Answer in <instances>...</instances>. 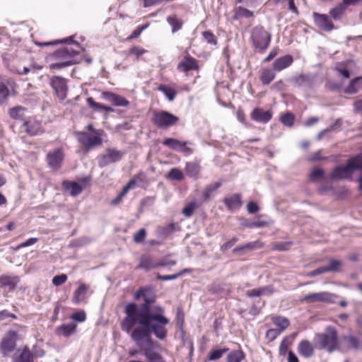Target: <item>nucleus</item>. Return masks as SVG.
<instances>
[{"label":"nucleus","mask_w":362,"mask_h":362,"mask_svg":"<svg viewBox=\"0 0 362 362\" xmlns=\"http://www.w3.org/2000/svg\"><path fill=\"white\" fill-rule=\"evenodd\" d=\"M64 160V153L61 148H57L50 151L47 155V160L49 168L52 170H59Z\"/></svg>","instance_id":"obj_13"},{"label":"nucleus","mask_w":362,"mask_h":362,"mask_svg":"<svg viewBox=\"0 0 362 362\" xmlns=\"http://www.w3.org/2000/svg\"><path fill=\"white\" fill-rule=\"evenodd\" d=\"M26 109L21 106H17L12 108H10L8 110V114L10 117L13 119H21L24 122V115Z\"/></svg>","instance_id":"obj_30"},{"label":"nucleus","mask_w":362,"mask_h":362,"mask_svg":"<svg viewBox=\"0 0 362 362\" xmlns=\"http://www.w3.org/2000/svg\"><path fill=\"white\" fill-rule=\"evenodd\" d=\"M247 212L250 214H254L259 211V208L256 202H250L247 206Z\"/></svg>","instance_id":"obj_60"},{"label":"nucleus","mask_w":362,"mask_h":362,"mask_svg":"<svg viewBox=\"0 0 362 362\" xmlns=\"http://www.w3.org/2000/svg\"><path fill=\"white\" fill-rule=\"evenodd\" d=\"M147 28V25L137 27L132 33L127 37L128 40H131L138 37L142 31Z\"/></svg>","instance_id":"obj_56"},{"label":"nucleus","mask_w":362,"mask_h":362,"mask_svg":"<svg viewBox=\"0 0 362 362\" xmlns=\"http://www.w3.org/2000/svg\"><path fill=\"white\" fill-rule=\"evenodd\" d=\"M138 268L150 270L156 268V262H154L150 255H145L141 257Z\"/></svg>","instance_id":"obj_27"},{"label":"nucleus","mask_w":362,"mask_h":362,"mask_svg":"<svg viewBox=\"0 0 362 362\" xmlns=\"http://www.w3.org/2000/svg\"><path fill=\"white\" fill-rule=\"evenodd\" d=\"M251 119L260 123H267L272 117V112L270 110H264L261 108H255L251 113Z\"/></svg>","instance_id":"obj_19"},{"label":"nucleus","mask_w":362,"mask_h":362,"mask_svg":"<svg viewBox=\"0 0 362 362\" xmlns=\"http://www.w3.org/2000/svg\"><path fill=\"white\" fill-rule=\"evenodd\" d=\"M238 240V238H233L230 240L226 242L221 247V250L223 252L226 251L233 246V245Z\"/></svg>","instance_id":"obj_62"},{"label":"nucleus","mask_w":362,"mask_h":362,"mask_svg":"<svg viewBox=\"0 0 362 362\" xmlns=\"http://www.w3.org/2000/svg\"><path fill=\"white\" fill-rule=\"evenodd\" d=\"M146 232L144 228L140 229L134 235V240L136 243H142L146 238Z\"/></svg>","instance_id":"obj_54"},{"label":"nucleus","mask_w":362,"mask_h":362,"mask_svg":"<svg viewBox=\"0 0 362 362\" xmlns=\"http://www.w3.org/2000/svg\"><path fill=\"white\" fill-rule=\"evenodd\" d=\"M177 69L180 71L187 72L191 70H198L199 65L195 59L187 55L178 64Z\"/></svg>","instance_id":"obj_18"},{"label":"nucleus","mask_w":362,"mask_h":362,"mask_svg":"<svg viewBox=\"0 0 362 362\" xmlns=\"http://www.w3.org/2000/svg\"><path fill=\"white\" fill-rule=\"evenodd\" d=\"M144 303L139 306L135 303H129L125 305L124 313L125 317L121 322V325L131 322H135V320L141 317L144 314H150L153 313V308L151 309V305L156 302V296L151 288H145L144 295Z\"/></svg>","instance_id":"obj_2"},{"label":"nucleus","mask_w":362,"mask_h":362,"mask_svg":"<svg viewBox=\"0 0 362 362\" xmlns=\"http://www.w3.org/2000/svg\"><path fill=\"white\" fill-rule=\"evenodd\" d=\"M167 178L171 180L180 181L184 179V174L181 170L174 168L170 170Z\"/></svg>","instance_id":"obj_42"},{"label":"nucleus","mask_w":362,"mask_h":362,"mask_svg":"<svg viewBox=\"0 0 362 362\" xmlns=\"http://www.w3.org/2000/svg\"><path fill=\"white\" fill-rule=\"evenodd\" d=\"M197 208V205L195 202H190L187 204L182 209V214L186 217H190L192 216L195 209Z\"/></svg>","instance_id":"obj_49"},{"label":"nucleus","mask_w":362,"mask_h":362,"mask_svg":"<svg viewBox=\"0 0 362 362\" xmlns=\"http://www.w3.org/2000/svg\"><path fill=\"white\" fill-rule=\"evenodd\" d=\"M167 21L172 27V32L174 33L182 28V22L175 16H170L167 18Z\"/></svg>","instance_id":"obj_40"},{"label":"nucleus","mask_w":362,"mask_h":362,"mask_svg":"<svg viewBox=\"0 0 362 362\" xmlns=\"http://www.w3.org/2000/svg\"><path fill=\"white\" fill-rule=\"evenodd\" d=\"M72 319L77 322H83L86 320V314L84 312H77L72 315Z\"/></svg>","instance_id":"obj_64"},{"label":"nucleus","mask_w":362,"mask_h":362,"mask_svg":"<svg viewBox=\"0 0 362 362\" xmlns=\"http://www.w3.org/2000/svg\"><path fill=\"white\" fill-rule=\"evenodd\" d=\"M291 245V242L279 243L275 245V249L279 251H286L289 249Z\"/></svg>","instance_id":"obj_61"},{"label":"nucleus","mask_w":362,"mask_h":362,"mask_svg":"<svg viewBox=\"0 0 362 362\" xmlns=\"http://www.w3.org/2000/svg\"><path fill=\"white\" fill-rule=\"evenodd\" d=\"M13 362H33V354L28 347L23 350L18 349L13 355Z\"/></svg>","instance_id":"obj_21"},{"label":"nucleus","mask_w":362,"mask_h":362,"mask_svg":"<svg viewBox=\"0 0 362 362\" xmlns=\"http://www.w3.org/2000/svg\"><path fill=\"white\" fill-rule=\"evenodd\" d=\"M234 16L233 18L238 20L242 18H249L253 16V11H251L242 6H238L234 10Z\"/></svg>","instance_id":"obj_31"},{"label":"nucleus","mask_w":362,"mask_h":362,"mask_svg":"<svg viewBox=\"0 0 362 362\" xmlns=\"http://www.w3.org/2000/svg\"><path fill=\"white\" fill-rule=\"evenodd\" d=\"M67 280V276L64 274L54 276L52 279V284L56 286H59L64 284Z\"/></svg>","instance_id":"obj_52"},{"label":"nucleus","mask_w":362,"mask_h":362,"mask_svg":"<svg viewBox=\"0 0 362 362\" xmlns=\"http://www.w3.org/2000/svg\"><path fill=\"white\" fill-rule=\"evenodd\" d=\"M169 323L170 320L164 315V308L158 305L153 307V313L144 314L134 322L121 325V328L130 334L137 346L143 347L145 344L151 342V332L159 339H165L168 334L166 326Z\"/></svg>","instance_id":"obj_1"},{"label":"nucleus","mask_w":362,"mask_h":362,"mask_svg":"<svg viewBox=\"0 0 362 362\" xmlns=\"http://www.w3.org/2000/svg\"><path fill=\"white\" fill-rule=\"evenodd\" d=\"M324 170L322 168H315L310 175V180L311 181H314L320 178H322L324 176Z\"/></svg>","instance_id":"obj_51"},{"label":"nucleus","mask_w":362,"mask_h":362,"mask_svg":"<svg viewBox=\"0 0 362 362\" xmlns=\"http://www.w3.org/2000/svg\"><path fill=\"white\" fill-rule=\"evenodd\" d=\"M298 353L305 358H309L313 354V347L307 340H303L298 344Z\"/></svg>","instance_id":"obj_23"},{"label":"nucleus","mask_w":362,"mask_h":362,"mask_svg":"<svg viewBox=\"0 0 362 362\" xmlns=\"http://www.w3.org/2000/svg\"><path fill=\"white\" fill-rule=\"evenodd\" d=\"M76 62L74 59L67 60L63 62L54 63L51 65L52 68L62 69L74 64Z\"/></svg>","instance_id":"obj_58"},{"label":"nucleus","mask_w":362,"mask_h":362,"mask_svg":"<svg viewBox=\"0 0 362 362\" xmlns=\"http://www.w3.org/2000/svg\"><path fill=\"white\" fill-rule=\"evenodd\" d=\"M293 62V58L291 54H286L274 60L272 66L275 71H281L288 66Z\"/></svg>","instance_id":"obj_20"},{"label":"nucleus","mask_w":362,"mask_h":362,"mask_svg":"<svg viewBox=\"0 0 362 362\" xmlns=\"http://www.w3.org/2000/svg\"><path fill=\"white\" fill-rule=\"evenodd\" d=\"M273 323L278 327L276 329L280 333L284 331L290 325L288 319L282 316L272 317Z\"/></svg>","instance_id":"obj_25"},{"label":"nucleus","mask_w":362,"mask_h":362,"mask_svg":"<svg viewBox=\"0 0 362 362\" xmlns=\"http://www.w3.org/2000/svg\"><path fill=\"white\" fill-rule=\"evenodd\" d=\"M313 15L315 23L319 28L327 32L334 29V24L327 15L320 14L316 12H314Z\"/></svg>","instance_id":"obj_16"},{"label":"nucleus","mask_w":362,"mask_h":362,"mask_svg":"<svg viewBox=\"0 0 362 362\" xmlns=\"http://www.w3.org/2000/svg\"><path fill=\"white\" fill-rule=\"evenodd\" d=\"M23 127L25 132L30 136H36L43 132L41 122L33 118H27L24 119Z\"/></svg>","instance_id":"obj_14"},{"label":"nucleus","mask_w":362,"mask_h":362,"mask_svg":"<svg viewBox=\"0 0 362 362\" xmlns=\"http://www.w3.org/2000/svg\"><path fill=\"white\" fill-rule=\"evenodd\" d=\"M151 121L158 127L165 129L175 124L179 121V117L167 111H156Z\"/></svg>","instance_id":"obj_7"},{"label":"nucleus","mask_w":362,"mask_h":362,"mask_svg":"<svg viewBox=\"0 0 362 362\" xmlns=\"http://www.w3.org/2000/svg\"><path fill=\"white\" fill-rule=\"evenodd\" d=\"M16 334L14 332H9L2 339L1 341V349L4 354L11 352L14 350L16 343Z\"/></svg>","instance_id":"obj_17"},{"label":"nucleus","mask_w":362,"mask_h":362,"mask_svg":"<svg viewBox=\"0 0 362 362\" xmlns=\"http://www.w3.org/2000/svg\"><path fill=\"white\" fill-rule=\"evenodd\" d=\"M78 54V51H76L70 47H64L56 52L57 57H74Z\"/></svg>","instance_id":"obj_44"},{"label":"nucleus","mask_w":362,"mask_h":362,"mask_svg":"<svg viewBox=\"0 0 362 362\" xmlns=\"http://www.w3.org/2000/svg\"><path fill=\"white\" fill-rule=\"evenodd\" d=\"M101 98L112 105L117 107H127L129 102L124 97L109 91H104L101 93Z\"/></svg>","instance_id":"obj_15"},{"label":"nucleus","mask_w":362,"mask_h":362,"mask_svg":"<svg viewBox=\"0 0 362 362\" xmlns=\"http://www.w3.org/2000/svg\"><path fill=\"white\" fill-rule=\"evenodd\" d=\"M49 83L58 98L60 100H64L68 90L66 80L62 76H54L50 78Z\"/></svg>","instance_id":"obj_10"},{"label":"nucleus","mask_w":362,"mask_h":362,"mask_svg":"<svg viewBox=\"0 0 362 362\" xmlns=\"http://www.w3.org/2000/svg\"><path fill=\"white\" fill-rule=\"evenodd\" d=\"M341 266V262L337 259H332L329 262V264L327 267H325L326 272H337L339 267Z\"/></svg>","instance_id":"obj_50"},{"label":"nucleus","mask_w":362,"mask_h":362,"mask_svg":"<svg viewBox=\"0 0 362 362\" xmlns=\"http://www.w3.org/2000/svg\"><path fill=\"white\" fill-rule=\"evenodd\" d=\"M136 185V181L135 180H130L126 186H124L122 190V192L119 193L121 196L123 197L128 193V192L134 187Z\"/></svg>","instance_id":"obj_59"},{"label":"nucleus","mask_w":362,"mask_h":362,"mask_svg":"<svg viewBox=\"0 0 362 362\" xmlns=\"http://www.w3.org/2000/svg\"><path fill=\"white\" fill-rule=\"evenodd\" d=\"M342 341L344 343V344L349 349H357L359 347V341L358 338L351 336H344L342 337Z\"/></svg>","instance_id":"obj_36"},{"label":"nucleus","mask_w":362,"mask_h":362,"mask_svg":"<svg viewBox=\"0 0 362 362\" xmlns=\"http://www.w3.org/2000/svg\"><path fill=\"white\" fill-rule=\"evenodd\" d=\"M222 185V182L218 181L214 184H210L207 185L204 192H203V196L205 199H208L210 198L211 194L214 192L217 189H218Z\"/></svg>","instance_id":"obj_41"},{"label":"nucleus","mask_w":362,"mask_h":362,"mask_svg":"<svg viewBox=\"0 0 362 362\" xmlns=\"http://www.w3.org/2000/svg\"><path fill=\"white\" fill-rule=\"evenodd\" d=\"M146 52L147 50L137 46H134L129 49V54L135 55L137 59Z\"/></svg>","instance_id":"obj_55"},{"label":"nucleus","mask_w":362,"mask_h":362,"mask_svg":"<svg viewBox=\"0 0 362 362\" xmlns=\"http://www.w3.org/2000/svg\"><path fill=\"white\" fill-rule=\"evenodd\" d=\"M228 348L212 350L209 355V359L210 361L218 360L221 358L225 353L228 351Z\"/></svg>","instance_id":"obj_47"},{"label":"nucleus","mask_w":362,"mask_h":362,"mask_svg":"<svg viewBox=\"0 0 362 362\" xmlns=\"http://www.w3.org/2000/svg\"><path fill=\"white\" fill-rule=\"evenodd\" d=\"M158 90L162 92L170 101H173L177 95V92L173 88L166 85L159 86Z\"/></svg>","instance_id":"obj_37"},{"label":"nucleus","mask_w":362,"mask_h":362,"mask_svg":"<svg viewBox=\"0 0 362 362\" xmlns=\"http://www.w3.org/2000/svg\"><path fill=\"white\" fill-rule=\"evenodd\" d=\"M88 287L85 284H81L74 293L73 301L75 303H78L84 299Z\"/></svg>","instance_id":"obj_32"},{"label":"nucleus","mask_w":362,"mask_h":362,"mask_svg":"<svg viewBox=\"0 0 362 362\" xmlns=\"http://www.w3.org/2000/svg\"><path fill=\"white\" fill-rule=\"evenodd\" d=\"M294 115L291 112H286L281 115L280 118L281 122L286 127H291L293 125L294 122Z\"/></svg>","instance_id":"obj_45"},{"label":"nucleus","mask_w":362,"mask_h":362,"mask_svg":"<svg viewBox=\"0 0 362 362\" xmlns=\"http://www.w3.org/2000/svg\"><path fill=\"white\" fill-rule=\"evenodd\" d=\"M201 167L198 163L189 162L187 163L185 172L187 176L190 177H197L199 174Z\"/></svg>","instance_id":"obj_29"},{"label":"nucleus","mask_w":362,"mask_h":362,"mask_svg":"<svg viewBox=\"0 0 362 362\" xmlns=\"http://www.w3.org/2000/svg\"><path fill=\"white\" fill-rule=\"evenodd\" d=\"M144 354L149 362L165 361L158 353L154 351L151 349H144Z\"/></svg>","instance_id":"obj_35"},{"label":"nucleus","mask_w":362,"mask_h":362,"mask_svg":"<svg viewBox=\"0 0 362 362\" xmlns=\"http://www.w3.org/2000/svg\"><path fill=\"white\" fill-rule=\"evenodd\" d=\"M63 187L66 190H69L73 197L78 195L82 192L81 186L76 182L64 181Z\"/></svg>","instance_id":"obj_24"},{"label":"nucleus","mask_w":362,"mask_h":362,"mask_svg":"<svg viewBox=\"0 0 362 362\" xmlns=\"http://www.w3.org/2000/svg\"><path fill=\"white\" fill-rule=\"evenodd\" d=\"M103 130L94 131V134L88 132H78L76 134L77 140L83 146L86 152L89 151L94 147L99 146L103 143L102 135Z\"/></svg>","instance_id":"obj_6"},{"label":"nucleus","mask_w":362,"mask_h":362,"mask_svg":"<svg viewBox=\"0 0 362 362\" xmlns=\"http://www.w3.org/2000/svg\"><path fill=\"white\" fill-rule=\"evenodd\" d=\"M163 144L173 151L185 155H190L193 153V149L189 146L193 144L189 141H182L173 138H168L163 141Z\"/></svg>","instance_id":"obj_8"},{"label":"nucleus","mask_w":362,"mask_h":362,"mask_svg":"<svg viewBox=\"0 0 362 362\" xmlns=\"http://www.w3.org/2000/svg\"><path fill=\"white\" fill-rule=\"evenodd\" d=\"M276 74L274 69H264L262 70L260 79L263 84H269L275 78Z\"/></svg>","instance_id":"obj_34"},{"label":"nucleus","mask_w":362,"mask_h":362,"mask_svg":"<svg viewBox=\"0 0 362 362\" xmlns=\"http://www.w3.org/2000/svg\"><path fill=\"white\" fill-rule=\"evenodd\" d=\"M334 296V294L327 291L313 293L305 295L302 298V301L308 303H315L317 302L329 303L332 301Z\"/></svg>","instance_id":"obj_12"},{"label":"nucleus","mask_w":362,"mask_h":362,"mask_svg":"<svg viewBox=\"0 0 362 362\" xmlns=\"http://www.w3.org/2000/svg\"><path fill=\"white\" fill-rule=\"evenodd\" d=\"M87 103L88 105L98 111L105 110L107 112H112L113 110L110 107L105 106L101 103L95 102L93 98H88L87 99Z\"/></svg>","instance_id":"obj_38"},{"label":"nucleus","mask_w":362,"mask_h":362,"mask_svg":"<svg viewBox=\"0 0 362 362\" xmlns=\"http://www.w3.org/2000/svg\"><path fill=\"white\" fill-rule=\"evenodd\" d=\"M362 163V154L357 155L348 160L345 166L335 168L331 175L333 180L350 179L355 170H361Z\"/></svg>","instance_id":"obj_3"},{"label":"nucleus","mask_w":362,"mask_h":362,"mask_svg":"<svg viewBox=\"0 0 362 362\" xmlns=\"http://www.w3.org/2000/svg\"><path fill=\"white\" fill-rule=\"evenodd\" d=\"M272 40L271 34L267 32L263 26L257 25L251 32V40L253 47L259 53H264L269 47Z\"/></svg>","instance_id":"obj_4"},{"label":"nucleus","mask_w":362,"mask_h":362,"mask_svg":"<svg viewBox=\"0 0 362 362\" xmlns=\"http://www.w3.org/2000/svg\"><path fill=\"white\" fill-rule=\"evenodd\" d=\"M124 153L115 148H107L105 153L98 157V165L104 168L110 164L119 161Z\"/></svg>","instance_id":"obj_9"},{"label":"nucleus","mask_w":362,"mask_h":362,"mask_svg":"<svg viewBox=\"0 0 362 362\" xmlns=\"http://www.w3.org/2000/svg\"><path fill=\"white\" fill-rule=\"evenodd\" d=\"M279 50V49L277 47L273 48L268 56L264 59L263 62L267 63L273 59L278 54Z\"/></svg>","instance_id":"obj_63"},{"label":"nucleus","mask_w":362,"mask_h":362,"mask_svg":"<svg viewBox=\"0 0 362 362\" xmlns=\"http://www.w3.org/2000/svg\"><path fill=\"white\" fill-rule=\"evenodd\" d=\"M259 247H260V245H259V242H257V241L250 242V243H247L242 246L235 247L233 250V252H236L240 250H252L254 249L259 248Z\"/></svg>","instance_id":"obj_46"},{"label":"nucleus","mask_w":362,"mask_h":362,"mask_svg":"<svg viewBox=\"0 0 362 362\" xmlns=\"http://www.w3.org/2000/svg\"><path fill=\"white\" fill-rule=\"evenodd\" d=\"M345 6L342 4H339L334 8L330 10L329 14L331 17L334 20H339L346 11Z\"/></svg>","instance_id":"obj_39"},{"label":"nucleus","mask_w":362,"mask_h":362,"mask_svg":"<svg viewBox=\"0 0 362 362\" xmlns=\"http://www.w3.org/2000/svg\"><path fill=\"white\" fill-rule=\"evenodd\" d=\"M223 202L230 210L239 209L242 206L241 195L240 194H234L229 197H226Z\"/></svg>","instance_id":"obj_22"},{"label":"nucleus","mask_w":362,"mask_h":362,"mask_svg":"<svg viewBox=\"0 0 362 362\" xmlns=\"http://www.w3.org/2000/svg\"><path fill=\"white\" fill-rule=\"evenodd\" d=\"M362 77L358 76L350 81L349 86L345 88V93L347 94H355L361 87Z\"/></svg>","instance_id":"obj_28"},{"label":"nucleus","mask_w":362,"mask_h":362,"mask_svg":"<svg viewBox=\"0 0 362 362\" xmlns=\"http://www.w3.org/2000/svg\"><path fill=\"white\" fill-rule=\"evenodd\" d=\"M325 333L318 334L315 337V342L320 349L332 352L337 346V333L334 327L329 326Z\"/></svg>","instance_id":"obj_5"},{"label":"nucleus","mask_w":362,"mask_h":362,"mask_svg":"<svg viewBox=\"0 0 362 362\" xmlns=\"http://www.w3.org/2000/svg\"><path fill=\"white\" fill-rule=\"evenodd\" d=\"M245 358V354L242 350H233L230 351L226 358L227 362H241Z\"/></svg>","instance_id":"obj_33"},{"label":"nucleus","mask_w":362,"mask_h":362,"mask_svg":"<svg viewBox=\"0 0 362 362\" xmlns=\"http://www.w3.org/2000/svg\"><path fill=\"white\" fill-rule=\"evenodd\" d=\"M241 225L243 227L248 228H262L268 226V223L264 221H250L248 220H243V221L241 223Z\"/></svg>","instance_id":"obj_43"},{"label":"nucleus","mask_w":362,"mask_h":362,"mask_svg":"<svg viewBox=\"0 0 362 362\" xmlns=\"http://www.w3.org/2000/svg\"><path fill=\"white\" fill-rule=\"evenodd\" d=\"M8 96L9 90L8 87L4 83H0V105L6 102Z\"/></svg>","instance_id":"obj_48"},{"label":"nucleus","mask_w":362,"mask_h":362,"mask_svg":"<svg viewBox=\"0 0 362 362\" xmlns=\"http://www.w3.org/2000/svg\"><path fill=\"white\" fill-rule=\"evenodd\" d=\"M290 83L295 87L306 90L311 89L315 84V77L312 74H300L289 80Z\"/></svg>","instance_id":"obj_11"},{"label":"nucleus","mask_w":362,"mask_h":362,"mask_svg":"<svg viewBox=\"0 0 362 362\" xmlns=\"http://www.w3.org/2000/svg\"><path fill=\"white\" fill-rule=\"evenodd\" d=\"M76 325L74 323L64 324L58 327L56 333L58 335L69 337L76 331Z\"/></svg>","instance_id":"obj_26"},{"label":"nucleus","mask_w":362,"mask_h":362,"mask_svg":"<svg viewBox=\"0 0 362 362\" xmlns=\"http://www.w3.org/2000/svg\"><path fill=\"white\" fill-rule=\"evenodd\" d=\"M180 276H181V273H177V274H171V275H161L160 274H158L156 275V279H159V280H163V281H170V280H175Z\"/></svg>","instance_id":"obj_57"},{"label":"nucleus","mask_w":362,"mask_h":362,"mask_svg":"<svg viewBox=\"0 0 362 362\" xmlns=\"http://www.w3.org/2000/svg\"><path fill=\"white\" fill-rule=\"evenodd\" d=\"M203 37H204V39L209 44L214 45L217 44L216 36L214 35V33L212 32H211V31L204 32Z\"/></svg>","instance_id":"obj_53"}]
</instances>
